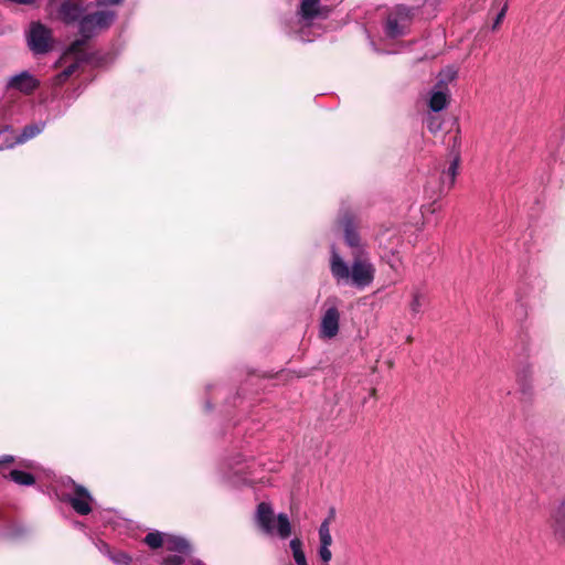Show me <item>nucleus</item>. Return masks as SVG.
Instances as JSON below:
<instances>
[{"label":"nucleus","mask_w":565,"mask_h":565,"mask_svg":"<svg viewBox=\"0 0 565 565\" xmlns=\"http://www.w3.org/2000/svg\"><path fill=\"white\" fill-rule=\"evenodd\" d=\"M340 226L343 228L344 242L351 249V256H361L369 254L366 245L362 242L356 226L351 215L345 214L339 221Z\"/></svg>","instance_id":"obj_5"},{"label":"nucleus","mask_w":565,"mask_h":565,"mask_svg":"<svg viewBox=\"0 0 565 565\" xmlns=\"http://www.w3.org/2000/svg\"><path fill=\"white\" fill-rule=\"evenodd\" d=\"M292 556L297 565H308L303 551L294 553Z\"/></svg>","instance_id":"obj_28"},{"label":"nucleus","mask_w":565,"mask_h":565,"mask_svg":"<svg viewBox=\"0 0 565 565\" xmlns=\"http://www.w3.org/2000/svg\"><path fill=\"white\" fill-rule=\"evenodd\" d=\"M531 373H532V372H531L530 367H526V369H524V370H522V371H519V372H518V374H519V375H521V374H522L524 377H526V376H527V374H531Z\"/></svg>","instance_id":"obj_33"},{"label":"nucleus","mask_w":565,"mask_h":565,"mask_svg":"<svg viewBox=\"0 0 565 565\" xmlns=\"http://www.w3.org/2000/svg\"><path fill=\"white\" fill-rule=\"evenodd\" d=\"M28 43L34 53H46L50 50L51 43V34L49 29H46L40 22L32 23L29 32Z\"/></svg>","instance_id":"obj_6"},{"label":"nucleus","mask_w":565,"mask_h":565,"mask_svg":"<svg viewBox=\"0 0 565 565\" xmlns=\"http://www.w3.org/2000/svg\"><path fill=\"white\" fill-rule=\"evenodd\" d=\"M457 70L452 66L444 68L438 75V82L436 86L441 88H448V84L451 83L457 77Z\"/></svg>","instance_id":"obj_17"},{"label":"nucleus","mask_w":565,"mask_h":565,"mask_svg":"<svg viewBox=\"0 0 565 565\" xmlns=\"http://www.w3.org/2000/svg\"><path fill=\"white\" fill-rule=\"evenodd\" d=\"M289 545L292 551V554L302 551V542L298 537L292 539Z\"/></svg>","instance_id":"obj_27"},{"label":"nucleus","mask_w":565,"mask_h":565,"mask_svg":"<svg viewBox=\"0 0 565 565\" xmlns=\"http://www.w3.org/2000/svg\"><path fill=\"white\" fill-rule=\"evenodd\" d=\"M299 40H301V41H310L309 39L305 38L302 34H299Z\"/></svg>","instance_id":"obj_36"},{"label":"nucleus","mask_w":565,"mask_h":565,"mask_svg":"<svg viewBox=\"0 0 565 565\" xmlns=\"http://www.w3.org/2000/svg\"><path fill=\"white\" fill-rule=\"evenodd\" d=\"M83 9L72 1H64L58 9V18L65 23H73L82 17Z\"/></svg>","instance_id":"obj_13"},{"label":"nucleus","mask_w":565,"mask_h":565,"mask_svg":"<svg viewBox=\"0 0 565 565\" xmlns=\"http://www.w3.org/2000/svg\"><path fill=\"white\" fill-rule=\"evenodd\" d=\"M66 79H67V78H64V76H62V72H61L58 75H56V77H55V79H54V81H55V84H56V85H61V84H62V83H64Z\"/></svg>","instance_id":"obj_32"},{"label":"nucleus","mask_w":565,"mask_h":565,"mask_svg":"<svg viewBox=\"0 0 565 565\" xmlns=\"http://www.w3.org/2000/svg\"><path fill=\"white\" fill-rule=\"evenodd\" d=\"M12 459H13V458H12L11 456H4V457L2 458V460H0V463H2V462H9V461H11Z\"/></svg>","instance_id":"obj_34"},{"label":"nucleus","mask_w":565,"mask_h":565,"mask_svg":"<svg viewBox=\"0 0 565 565\" xmlns=\"http://www.w3.org/2000/svg\"><path fill=\"white\" fill-rule=\"evenodd\" d=\"M508 11V3H504L499 13L497 14V18L492 24V30H497L501 22L503 21L505 13Z\"/></svg>","instance_id":"obj_26"},{"label":"nucleus","mask_w":565,"mask_h":565,"mask_svg":"<svg viewBox=\"0 0 565 565\" xmlns=\"http://www.w3.org/2000/svg\"><path fill=\"white\" fill-rule=\"evenodd\" d=\"M191 564L192 565H203V563L201 561H199V559L191 561Z\"/></svg>","instance_id":"obj_35"},{"label":"nucleus","mask_w":565,"mask_h":565,"mask_svg":"<svg viewBox=\"0 0 565 565\" xmlns=\"http://www.w3.org/2000/svg\"><path fill=\"white\" fill-rule=\"evenodd\" d=\"M330 546H331V545L320 544V546H319V551H318V554H319L320 559H321L326 565H329V562H330V561H331V558H332V553H331Z\"/></svg>","instance_id":"obj_22"},{"label":"nucleus","mask_w":565,"mask_h":565,"mask_svg":"<svg viewBox=\"0 0 565 565\" xmlns=\"http://www.w3.org/2000/svg\"><path fill=\"white\" fill-rule=\"evenodd\" d=\"M318 534L320 544L332 545L333 540L331 536L330 527L328 526L327 522H321L318 530Z\"/></svg>","instance_id":"obj_19"},{"label":"nucleus","mask_w":565,"mask_h":565,"mask_svg":"<svg viewBox=\"0 0 565 565\" xmlns=\"http://www.w3.org/2000/svg\"><path fill=\"white\" fill-rule=\"evenodd\" d=\"M40 85V82L29 72L23 71L11 76L7 82V89L18 90L29 95L33 93Z\"/></svg>","instance_id":"obj_10"},{"label":"nucleus","mask_w":565,"mask_h":565,"mask_svg":"<svg viewBox=\"0 0 565 565\" xmlns=\"http://www.w3.org/2000/svg\"><path fill=\"white\" fill-rule=\"evenodd\" d=\"M77 67L78 63H72L62 72V76H64V78H68L77 70Z\"/></svg>","instance_id":"obj_29"},{"label":"nucleus","mask_w":565,"mask_h":565,"mask_svg":"<svg viewBox=\"0 0 565 565\" xmlns=\"http://www.w3.org/2000/svg\"><path fill=\"white\" fill-rule=\"evenodd\" d=\"M340 313L335 307L329 308L321 320L320 334L322 338L332 339L339 331Z\"/></svg>","instance_id":"obj_11"},{"label":"nucleus","mask_w":565,"mask_h":565,"mask_svg":"<svg viewBox=\"0 0 565 565\" xmlns=\"http://www.w3.org/2000/svg\"><path fill=\"white\" fill-rule=\"evenodd\" d=\"M427 128L431 132L439 131L441 129V120L437 116L430 115L427 118Z\"/></svg>","instance_id":"obj_23"},{"label":"nucleus","mask_w":565,"mask_h":565,"mask_svg":"<svg viewBox=\"0 0 565 565\" xmlns=\"http://www.w3.org/2000/svg\"><path fill=\"white\" fill-rule=\"evenodd\" d=\"M413 19L412 10L398 6L387 15L385 23V34L388 38L403 36L408 32Z\"/></svg>","instance_id":"obj_4"},{"label":"nucleus","mask_w":565,"mask_h":565,"mask_svg":"<svg viewBox=\"0 0 565 565\" xmlns=\"http://www.w3.org/2000/svg\"><path fill=\"white\" fill-rule=\"evenodd\" d=\"M115 19V12L109 9H100L94 13L87 14L79 20V33L82 40L74 41L68 54H77L86 40L92 38L97 31L108 28Z\"/></svg>","instance_id":"obj_3"},{"label":"nucleus","mask_w":565,"mask_h":565,"mask_svg":"<svg viewBox=\"0 0 565 565\" xmlns=\"http://www.w3.org/2000/svg\"><path fill=\"white\" fill-rule=\"evenodd\" d=\"M449 103V90L448 88H441L438 86H435V88L431 90L429 99H428V107L431 111L438 113L447 107Z\"/></svg>","instance_id":"obj_12"},{"label":"nucleus","mask_w":565,"mask_h":565,"mask_svg":"<svg viewBox=\"0 0 565 565\" xmlns=\"http://www.w3.org/2000/svg\"><path fill=\"white\" fill-rule=\"evenodd\" d=\"M145 542L151 547V548H158L160 546H163L164 543V535L160 532H152L147 534L145 537Z\"/></svg>","instance_id":"obj_20"},{"label":"nucleus","mask_w":565,"mask_h":565,"mask_svg":"<svg viewBox=\"0 0 565 565\" xmlns=\"http://www.w3.org/2000/svg\"><path fill=\"white\" fill-rule=\"evenodd\" d=\"M184 562V558L181 555H169L163 558V565H181Z\"/></svg>","instance_id":"obj_25"},{"label":"nucleus","mask_w":565,"mask_h":565,"mask_svg":"<svg viewBox=\"0 0 565 565\" xmlns=\"http://www.w3.org/2000/svg\"><path fill=\"white\" fill-rule=\"evenodd\" d=\"M163 546L170 552H177L179 554L190 553V544L180 536L166 534Z\"/></svg>","instance_id":"obj_14"},{"label":"nucleus","mask_w":565,"mask_h":565,"mask_svg":"<svg viewBox=\"0 0 565 565\" xmlns=\"http://www.w3.org/2000/svg\"><path fill=\"white\" fill-rule=\"evenodd\" d=\"M550 524L555 539L565 544V495L557 501L551 511Z\"/></svg>","instance_id":"obj_9"},{"label":"nucleus","mask_w":565,"mask_h":565,"mask_svg":"<svg viewBox=\"0 0 565 565\" xmlns=\"http://www.w3.org/2000/svg\"><path fill=\"white\" fill-rule=\"evenodd\" d=\"M10 478L12 481L21 486H31L34 483L32 475L17 469L10 472Z\"/></svg>","instance_id":"obj_18"},{"label":"nucleus","mask_w":565,"mask_h":565,"mask_svg":"<svg viewBox=\"0 0 565 565\" xmlns=\"http://www.w3.org/2000/svg\"><path fill=\"white\" fill-rule=\"evenodd\" d=\"M119 2H120V0H98L97 4L99 7H104V6H107V4H117Z\"/></svg>","instance_id":"obj_31"},{"label":"nucleus","mask_w":565,"mask_h":565,"mask_svg":"<svg viewBox=\"0 0 565 565\" xmlns=\"http://www.w3.org/2000/svg\"><path fill=\"white\" fill-rule=\"evenodd\" d=\"M255 521L257 526L267 535L285 540L291 534V524L287 514L275 515L270 504L262 502L257 505Z\"/></svg>","instance_id":"obj_2"},{"label":"nucleus","mask_w":565,"mask_h":565,"mask_svg":"<svg viewBox=\"0 0 565 565\" xmlns=\"http://www.w3.org/2000/svg\"><path fill=\"white\" fill-rule=\"evenodd\" d=\"M411 302H409V309L413 315H418L423 311V308L426 303V292L419 288L414 287L411 291Z\"/></svg>","instance_id":"obj_16"},{"label":"nucleus","mask_w":565,"mask_h":565,"mask_svg":"<svg viewBox=\"0 0 565 565\" xmlns=\"http://www.w3.org/2000/svg\"><path fill=\"white\" fill-rule=\"evenodd\" d=\"M330 11V7L323 4L322 0H301L298 14L302 20L311 21L327 18Z\"/></svg>","instance_id":"obj_8"},{"label":"nucleus","mask_w":565,"mask_h":565,"mask_svg":"<svg viewBox=\"0 0 565 565\" xmlns=\"http://www.w3.org/2000/svg\"><path fill=\"white\" fill-rule=\"evenodd\" d=\"M72 508L81 515H86L92 511L93 498L83 486L73 483V492L66 495Z\"/></svg>","instance_id":"obj_7"},{"label":"nucleus","mask_w":565,"mask_h":565,"mask_svg":"<svg viewBox=\"0 0 565 565\" xmlns=\"http://www.w3.org/2000/svg\"><path fill=\"white\" fill-rule=\"evenodd\" d=\"M458 168H459V157L457 156L450 163V166L448 167L447 171L445 172V174L449 178V185L452 186L454 183H455V180H456V177H457V173H458Z\"/></svg>","instance_id":"obj_21"},{"label":"nucleus","mask_w":565,"mask_h":565,"mask_svg":"<svg viewBox=\"0 0 565 565\" xmlns=\"http://www.w3.org/2000/svg\"><path fill=\"white\" fill-rule=\"evenodd\" d=\"M44 126H45L44 122H38V124H32V125L25 126L24 129L22 130V132L15 138V141L9 143L7 146V148H11L17 143H23V142L32 139L33 137L38 136L39 134H41L43 131Z\"/></svg>","instance_id":"obj_15"},{"label":"nucleus","mask_w":565,"mask_h":565,"mask_svg":"<svg viewBox=\"0 0 565 565\" xmlns=\"http://www.w3.org/2000/svg\"><path fill=\"white\" fill-rule=\"evenodd\" d=\"M330 270L338 282L350 284L358 289L369 287L375 277V266L370 255L352 256L349 265L343 257L332 247Z\"/></svg>","instance_id":"obj_1"},{"label":"nucleus","mask_w":565,"mask_h":565,"mask_svg":"<svg viewBox=\"0 0 565 565\" xmlns=\"http://www.w3.org/2000/svg\"><path fill=\"white\" fill-rule=\"evenodd\" d=\"M111 559L114 561V563H116L118 565H127L131 561L130 556L124 552H118V553L114 554L111 556Z\"/></svg>","instance_id":"obj_24"},{"label":"nucleus","mask_w":565,"mask_h":565,"mask_svg":"<svg viewBox=\"0 0 565 565\" xmlns=\"http://www.w3.org/2000/svg\"><path fill=\"white\" fill-rule=\"evenodd\" d=\"M334 519H335V510L333 508H331L328 516L322 522H327L328 526L330 527V525L334 521Z\"/></svg>","instance_id":"obj_30"}]
</instances>
